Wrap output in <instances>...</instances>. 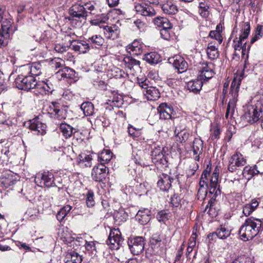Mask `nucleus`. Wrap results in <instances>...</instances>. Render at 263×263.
<instances>
[{
	"mask_svg": "<svg viewBox=\"0 0 263 263\" xmlns=\"http://www.w3.org/2000/svg\"><path fill=\"white\" fill-rule=\"evenodd\" d=\"M26 68L29 70V75H32L33 77L39 76L42 73V65L38 63H35L30 66H27Z\"/></svg>",
	"mask_w": 263,
	"mask_h": 263,
	"instance_id": "obj_42",
	"label": "nucleus"
},
{
	"mask_svg": "<svg viewBox=\"0 0 263 263\" xmlns=\"http://www.w3.org/2000/svg\"><path fill=\"white\" fill-rule=\"evenodd\" d=\"M106 166L103 164H98L92 169L91 176L95 181L101 182L104 180L108 173Z\"/></svg>",
	"mask_w": 263,
	"mask_h": 263,
	"instance_id": "obj_12",
	"label": "nucleus"
},
{
	"mask_svg": "<svg viewBox=\"0 0 263 263\" xmlns=\"http://www.w3.org/2000/svg\"><path fill=\"white\" fill-rule=\"evenodd\" d=\"M160 6L163 12L168 15L175 14L178 11L177 6L171 1L166 0L164 3L161 2Z\"/></svg>",
	"mask_w": 263,
	"mask_h": 263,
	"instance_id": "obj_30",
	"label": "nucleus"
},
{
	"mask_svg": "<svg viewBox=\"0 0 263 263\" xmlns=\"http://www.w3.org/2000/svg\"><path fill=\"white\" fill-rule=\"evenodd\" d=\"M104 34L108 39L115 40L119 37L120 29L116 25H106L103 27Z\"/></svg>",
	"mask_w": 263,
	"mask_h": 263,
	"instance_id": "obj_22",
	"label": "nucleus"
},
{
	"mask_svg": "<svg viewBox=\"0 0 263 263\" xmlns=\"http://www.w3.org/2000/svg\"><path fill=\"white\" fill-rule=\"evenodd\" d=\"M245 116L250 123L259 121L263 129V99L258 101L254 105L249 106Z\"/></svg>",
	"mask_w": 263,
	"mask_h": 263,
	"instance_id": "obj_2",
	"label": "nucleus"
},
{
	"mask_svg": "<svg viewBox=\"0 0 263 263\" xmlns=\"http://www.w3.org/2000/svg\"><path fill=\"white\" fill-rule=\"evenodd\" d=\"M72 207L69 205H66L61 208L57 214V218L60 222H62L65 217L69 213Z\"/></svg>",
	"mask_w": 263,
	"mask_h": 263,
	"instance_id": "obj_45",
	"label": "nucleus"
},
{
	"mask_svg": "<svg viewBox=\"0 0 263 263\" xmlns=\"http://www.w3.org/2000/svg\"><path fill=\"white\" fill-rule=\"evenodd\" d=\"M199 7L200 15L204 17H208L209 14V6L204 3L201 2L199 3Z\"/></svg>",
	"mask_w": 263,
	"mask_h": 263,
	"instance_id": "obj_53",
	"label": "nucleus"
},
{
	"mask_svg": "<svg viewBox=\"0 0 263 263\" xmlns=\"http://www.w3.org/2000/svg\"><path fill=\"white\" fill-rule=\"evenodd\" d=\"M144 239L142 237L137 236L129 239L128 245L131 252L134 255H139L142 252L144 247Z\"/></svg>",
	"mask_w": 263,
	"mask_h": 263,
	"instance_id": "obj_9",
	"label": "nucleus"
},
{
	"mask_svg": "<svg viewBox=\"0 0 263 263\" xmlns=\"http://www.w3.org/2000/svg\"><path fill=\"white\" fill-rule=\"evenodd\" d=\"M2 29L0 32L2 34L8 36L9 35V31L11 26V21L9 18H5L2 21Z\"/></svg>",
	"mask_w": 263,
	"mask_h": 263,
	"instance_id": "obj_44",
	"label": "nucleus"
},
{
	"mask_svg": "<svg viewBox=\"0 0 263 263\" xmlns=\"http://www.w3.org/2000/svg\"><path fill=\"white\" fill-rule=\"evenodd\" d=\"M93 196L94 194L92 191H88L87 195H86V203L88 207H92L95 204V202L93 199Z\"/></svg>",
	"mask_w": 263,
	"mask_h": 263,
	"instance_id": "obj_58",
	"label": "nucleus"
},
{
	"mask_svg": "<svg viewBox=\"0 0 263 263\" xmlns=\"http://www.w3.org/2000/svg\"><path fill=\"white\" fill-rule=\"evenodd\" d=\"M240 83V79L234 78L231 83L230 94L231 95L232 98L230 100L227 106V112L225 115L227 119L229 118V116H230V118H232L235 112Z\"/></svg>",
	"mask_w": 263,
	"mask_h": 263,
	"instance_id": "obj_3",
	"label": "nucleus"
},
{
	"mask_svg": "<svg viewBox=\"0 0 263 263\" xmlns=\"http://www.w3.org/2000/svg\"><path fill=\"white\" fill-rule=\"evenodd\" d=\"M218 26H217L216 29H218ZM209 36L217 40L218 42V44H220L222 42V36L220 33V31H218L217 30L211 31L209 33Z\"/></svg>",
	"mask_w": 263,
	"mask_h": 263,
	"instance_id": "obj_54",
	"label": "nucleus"
},
{
	"mask_svg": "<svg viewBox=\"0 0 263 263\" xmlns=\"http://www.w3.org/2000/svg\"><path fill=\"white\" fill-rule=\"evenodd\" d=\"M128 132L129 135L132 136L134 139H138L141 135V132L140 129L134 127L131 125H129L128 128Z\"/></svg>",
	"mask_w": 263,
	"mask_h": 263,
	"instance_id": "obj_50",
	"label": "nucleus"
},
{
	"mask_svg": "<svg viewBox=\"0 0 263 263\" xmlns=\"http://www.w3.org/2000/svg\"><path fill=\"white\" fill-rule=\"evenodd\" d=\"M112 74L116 79H126L128 77V74L124 70L118 68H115Z\"/></svg>",
	"mask_w": 263,
	"mask_h": 263,
	"instance_id": "obj_49",
	"label": "nucleus"
},
{
	"mask_svg": "<svg viewBox=\"0 0 263 263\" xmlns=\"http://www.w3.org/2000/svg\"><path fill=\"white\" fill-rule=\"evenodd\" d=\"M112 157V153L108 149H104L101 153L98 155V161L100 164H103L108 163L110 161Z\"/></svg>",
	"mask_w": 263,
	"mask_h": 263,
	"instance_id": "obj_36",
	"label": "nucleus"
},
{
	"mask_svg": "<svg viewBox=\"0 0 263 263\" xmlns=\"http://www.w3.org/2000/svg\"><path fill=\"white\" fill-rule=\"evenodd\" d=\"M262 222L253 217L248 218L241 226L239 235L241 240L248 241L257 235L262 227Z\"/></svg>",
	"mask_w": 263,
	"mask_h": 263,
	"instance_id": "obj_1",
	"label": "nucleus"
},
{
	"mask_svg": "<svg viewBox=\"0 0 263 263\" xmlns=\"http://www.w3.org/2000/svg\"><path fill=\"white\" fill-rule=\"evenodd\" d=\"M123 62L126 67L130 69V70L133 68L136 70H140V64L139 61L136 60L133 58L132 57H126L124 58Z\"/></svg>",
	"mask_w": 263,
	"mask_h": 263,
	"instance_id": "obj_35",
	"label": "nucleus"
},
{
	"mask_svg": "<svg viewBox=\"0 0 263 263\" xmlns=\"http://www.w3.org/2000/svg\"><path fill=\"white\" fill-rule=\"evenodd\" d=\"M122 241L123 238L119 229L110 230L109 235L106 240V243L108 245H110L112 249H118Z\"/></svg>",
	"mask_w": 263,
	"mask_h": 263,
	"instance_id": "obj_10",
	"label": "nucleus"
},
{
	"mask_svg": "<svg viewBox=\"0 0 263 263\" xmlns=\"http://www.w3.org/2000/svg\"><path fill=\"white\" fill-rule=\"evenodd\" d=\"M60 129L66 138L70 137L76 132V129L65 123L61 124Z\"/></svg>",
	"mask_w": 263,
	"mask_h": 263,
	"instance_id": "obj_40",
	"label": "nucleus"
},
{
	"mask_svg": "<svg viewBox=\"0 0 263 263\" xmlns=\"http://www.w3.org/2000/svg\"><path fill=\"white\" fill-rule=\"evenodd\" d=\"M7 80L3 73L0 70V92L6 88Z\"/></svg>",
	"mask_w": 263,
	"mask_h": 263,
	"instance_id": "obj_61",
	"label": "nucleus"
},
{
	"mask_svg": "<svg viewBox=\"0 0 263 263\" xmlns=\"http://www.w3.org/2000/svg\"><path fill=\"white\" fill-rule=\"evenodd\" d=\"M42 95L51 93L54 90L53 85L50 80L46 79L44 81L37 82L35 88Z\"/></svg>",
	"mask_w": 263,
	"mask_h": 263,
	"instance_id": "obj_16",
	"label": "nucleus"
},
{
	"mask_svg": "<svg viewBox=\"0 0 263 263\" xmlns=\"http://www.w3.org/2000/svg\"><path fill=\"white\" fill-rule=\"evenodd\" d=\"M185 127H179L177 136L179 137L181 142H184L187 141L190 137L189 132L185 130Z\"/></svg>",
	"mask_w": 263,
	"mask_h": 263,
	"instance_id": "obj_47",
	"label": "nucleus"
},
{
	"mask_svg": "<svg viewBox=\"0 0 263 263\" xmlns=\"http://www.w3.org/2000/svg\"><path fill=\"white\" fill-rule=\"evenodd\" d=\"M261 164H263V162L261 163H258L257 165H255L253 167L250 166H246L242 172L243 176L247 180H249L254 175L259 174H263V172H261L260 170H258L259 167L260 165H261Z\"/></svg>",
	"mask_w": 263,
	"mask_h": 263,
	"instance_id": "obj_20",
	"label": "nucleus"
},
{
	"mask_svg": "<svg viewBox=\"0 0 263 263\" xmlns=\"http://www.w3.org/2000/svg\"><path fill=\"white\" fill-rule=\"evenodd\" d=\"M211 63L205 64L202 69L200 71V74L198 75V78L204 82L208 81L214 76V73L210 66Z\"/></svg>",
	"mask_w": 263,
	"mask_h": 263,
	"instance_id": "obj_24",
	"label": "nucleus"
},
{
	"mask_svg": "<svg viewBox=\"0 0 263 263\" xmlns=\"http://www.w3.org/2000/svg\"><path fill=\"white\" fill-rule=\"evenodd\" d=\"M143 45L140 43L139 41L135 40L131 45L127 46V50L129 52H133V55H140L143 50Z\"/></svg>",
	"mask_w": 263,
	"mask_h": 263,
	"instance_id": "obj_33",
	"label": "nucleus"
},
{
	"mask_svg": "<svg viewBox=\"0 0 263 263\" xmlns=\"http://www.w3.org/2000/svg\"><path fill=\"white\" fill-rule=\"evenodd\" d=\"M143 59L151 64H156L161 61L160 55L155 52L145 54Z\"/></svg>",
	"mask_w": 263,
	"mask_h": 263,
	"instance_id": "obj_39",
	"label": "nucleus"
},
{
	"mask_svg": "<svg viewBox=\"0 0 263 263\" xmlns=\"http://www.w3.org/2000/svg\"><path fill=\"white\" fill-rule=\"evenodd\" d=\"M206 53L209 58L212 60L216 59L219 57L218 48L215 44H213L212 42L208 44L206 49Z\"/></svg>",
	"mask_w": 263,
	"mask_h": 263,
	"instance_id": "obj_38",
	"label": "nucleus"
},
{
	"mask_svg": "<svg viewBox=\"0 0 263 263\" xmlns=\"http://www.w3.org/2000/svg\"><path fill=\"white\" fill-rule=\"evenodd\" d=\"M68 13L78 20H86L88 16V12L85 11L84 6L78 4L73 5L69 9Z\"/></svg>",
	"mask_w": 263,
	"mask_h": 263,
	"instance_id": "obj_13",
	"label": "nucleus"
},
{
	"mask_svg": "<svg viewBox=\"0 0 263 263\" xmlns=\"http://www.w3.org/2000/svg\"><path fill=\"white\" fill-rule=\"evenodd\" d=\"M165 154V152L163 147L159 146L156 147L151 152L152 162L158 167H167V157Z\"/></svg>",
	"mask_w": 263,
	"mask_h": 263,
	"instance_id": "obj_7",
	"label": "nucleus"
},
{
	"mask_svg": "<svg viewBox=\"0 0 263 263\" xmlns=\"http://www.w3.org/2000/svg\"><path fill=\"white\" fill-rule=\"evenodd\" d=\"M66 116V115L65 109L63 108H59L57 107L52 118L57 119L59 120H61L65 119Z\"/></svg>",
	"mask_w": 263,
	"mask_h": 263,
	"instance_id": "obj_51",
	"label": "nucleus"
},
{
	"mask_svg": "<svg viewBox=\"0 0 263 263\" xmlns=\"http://www.w3.org/2000/svg\"><path fill=\"white\" fill-rule=\"evenodd\" d=\"M46 125L40 122L38 119H33L30 121L29 128L32 131L35 132L36 135H43L45 134Z\"/></svg>",
	"mask_w": 263,
	"mask_h": 263,
	"instance_id": "obj_26",
	"label": "nucleus"
},
{
	"mask_svg": "<svg viewBox=\"0 0 263 263\" xmlns=\"http://www.w3.org/2000/svg\"><path fill=\"white\" fill-rule=\"evenodd\" d=\"M219 172V169L216 166L210 179L209 193L213 195L210 200V208L209 212L212 210V204L216 200L217 197L220 195V185L218 184Z\"/></svg>",
	"mask_w": 263,
	"mask_h": 263,
	"instance_id": "obj_4",
	"label": "nucleus"
},
{
	"mask_svg": "<svg viewBox=\"0 0 263 263\" xmlns=\"http://www.w3.org/2000/svg\"><path fill=\"white\" fill-rule=\"evenodd\" d=\"M247 161L243 155L240 153H236L231 157L229 160L228 170L233 172L238 168L245 166Z\"/></svg>",
	"mask_w": 263,
	"mask_h": 263,
	"instance_id": "obj_8",
	"label": "nucleus"
},
{
	"mask_svg": "<svg viewBox=\"0 0 263 263\" xmlns=\"http://www.w3.org/2000/svg\"><path fill=\"white\" fill-rule=\"evenodd\" d=\"M161 241L162 236L160 233L153 234L149 239V244L153 250L158 248L161 246Z\"/></svg>",
	"mask_w": 263,
	"mask_h": 263,
	"instance_id": "obj_37",
	"label": "nucleus"
},
{
	"mask_svg": "<svg viewBox=\"0 0 263 263\" xmlns=\"http://www.w3.org/2000/svg\"><path fill=\"white\" fill-rule=\"evenodd\" d=\"M243 32L239 35V38L236 37L233 40V47L235 50H240L243 45V42L247 39L250 32V26L249 22H245L243 25Z\"/></svg>",
	"mask_w": 263,
	"mask_h": 263,
	"instance_id": "obj_11",
	"label": "nucleus"
},
{
	"mask_svg": "<svg viewBox=\"0 0 263 263\" xmlns=\"http://www.w3.org/2000/svg\"><path fill=\"white\" fill-rule=\"evenodd\" d=\"M90 49H99L104 43V39L100 35H93L87 39Z\"/></svg>",
	"mask_w": 263,
	"mask_h": 263,
	"instance_id": "obj_29",
	"label": "nucleus"
},
{
	"mask_svg": "<svg viewBox=\"0 0 263 263\" xmlns=\"http://www.w3.org/2000/svg\"><path fill=\"white\" fill-rule=\"evenodd\" d=\"M231 263H254L251 258L244 256H239Z\"/></svg>",
	"mask_w": 263,
	"mask_h": 263,
	"instance_id": "obj_60",
	"label": "nucleus"
},
{
	"mask_svg": "<svg viewBox=\"0 0 263 263\" xmlns=\"http://www.w3.org/2000/svg\"><path fill=\"white\" fill-rule=\"evenodd\" d=\"M143 93L150 101L157 100L160 97V92L156 87L149 86L146 90H143Z\"/></svg>",
	"mask_w": 263,
	"mask_h": 263,
	"instance_id": "obj_31",
	"label": "nucleus"
},
{
	"mask_svg": "<svg viewBox=\"0 0 263 263\" xmlns=\"http://www.w3.org/2000/svg\"><path fill=\"white\" fill-rule=\"evenodd\" d=\"M136 219L141 224H147L151 220V211L148 209L140 210L135 216Z\"/></svg>",
	"mask_w": 263,
	"mask_h": 263,
	"instance_id": "obj_27",
	"label": "nucleus"
},
{
	"mask_svg": "<svg viewBox=\"0 0 263 263\" xmlns=\"http://www.w3.org/2000/svg\"><path fill=\"white\" fill-rule=\"evenodd\" d=\"M15 84L19 89L26 91L35 88L37 81L32 75H18L15 80Z\"/></svg>",
	"mask_w": 263,
	"mask_h": 263,
	"instance_id": "obj_5",
	"label": "nucleus"
},
{
	"mask_svg": "<svg viewBox=\"0 0 263 263\" xmlns=\"http://www.w3.org/2000/svg\"><path fill=\"white\" fill-rule=\"evenodd\" d=\"M202 85L203 82L198 77L197 79L190 81L187 83V88L190 91L197 93L201 89Z\"/></svg>",
	"mask_w": 263,
	"mask_h": 263,
	"instance_id": "obj_32",
	"label": "nucleus"
},
{
	"mask_svg": "<svg viewBox=\"0 0 263 263\" xmlns=\"http://www.w3.org/2000/svg\"><path fill=\"white\" fill-rule=\"evenodd\" d=\"M220 132V129L217 127H214L211 129V138L215 140L219 138Z\"/></svg>",
	"mask_w": 263,
	"mask_h": 263,
	"instance_id": "obj_63",
	"label": "nucleus"
},
{
	"mask_svg": "<svg viewBox=\"0 0 263 263\" xmlns=\"http://www.w3.org/2000/svg\"><path fill=\"white\" fill-rule=\"evenodd\" d=\"M174 179L170 176L162 174L159 177L157 182L158 186L163 191H168L172 186V182Z\"/></svg>",
	"mask_w": 263,
	"mask_h": 263,
	"instance_id": "obj_23",
	"label": "nucleus"
},
{
	"mask_svg": "<svg viewBox=\"0 0 263 263\" xmlns=\"http://www.w3.org/2000/svg\"><path fill=\"white\" fill-rule=\"evenodd\" d=\"M0 250L2 251H11L9 253L8 255L12 258H15L18 255V253L17 252L11 250V249L9 246L3 245L1 243H0Z\"/></svg>",
	"mask_w": 263,
	"mask_h": 263,
	"instance_id": "obj_57",
	"label": "nucleus"
},
{
	"mask_svg": "<svg viewBox=\"0 0 263 263\" xmlns=\"http://www.w3.org/2000/svg\"><path fill=\"white\" fill-rule=\"evenodd\" d=\"M231 234L226 224L221 225L215 232L210 233L208 237L209 239H213L216 236L219 239H224L228 237Z\"/></svg>",
	"mask_w": 263,
	"mask_h": 263,
	"instance_id": "obj_18",
	"label": "nucleus"
},
{
	"mask_svg": "<svg viewBox=\"0 0 263 263\" xmlns=\"http://www.w3.org/2000/svg\"><path fill=\"white\" fill-rule=\"evenodd\" d=\"M156 218L159 221L164 222L168 219V214L165 211H161L157 214Z\"/></svg>",
	"mask_w": 263,
	"mask_h": 263,
	"instance_id": "obj_59",
	"label": "nucleus"
},
{
	"mask_svg": "<svg viewBox=\"0 0 263 263\" xmlns=\"http://www.w3.org/2000/svg\"><path fill=\"white\" fill-rule=\"evenodd\" d=\"M263 35V27L262 26L258 25L256 27L254 36L252 37L250 44H252L257 40L259 39Z\"/></svg>",
	"mask_w": 263,
	"mask_h": 263,
	"instance_id": "obj_48",
	"label": "nucleus"
},
{
	"mask_svg": "<svg viewBox=\"0 0 263 263\" xmlns=\"http://www.w3.org/2000/svg\"><path fill=\"white\" fill-rule=\"evenodd\" d=\"M169 63H172L175 69L179 73L185 71L187 68L188 64L185 60L180 55H175L168 59Z\"/></svg>",
	"mask_w": 263,
	"mask_h": 263,
	"instance_id": "obj_15",
	"label": "nucleus"
},
{
	"mask_svg": "<svg viewBox=\"0 0 263 263\" xmlns=\"http://www.w3.org/2000/svg\"><path fill=\"white\" fill-rule=\"evenodd\" d=\"M92 157L90 154L82 153L77 158L78 164L81 167H87L91 166Z\"/></svg>",
	"mask_w": 263,
	"mask_h": 263,
	"instance_id": "obj_28",
	"label": "nucleus"
},
{
	"mask_svg": "<svg viewBox=\"0 0 263 263\" xmlns=\"http://www.w3.org/2000/svg\"><path fill=\"white\" fill-rule=\"evenodd\" d=\"M171 28H162L160 30L161 37L165 40H169L171 38L170 30Z\"/></svg>",
	"mask_w": 263,
	"mask_h": 263,
	"instance_id": "obj_62",
	"label": "nucleus"
},
{
	"mask_svg": "<svg viewBox=\"0 0 263 263\" xmlns=\"http://www.w3.org/2000/svg\"><path fill=\"white\" fill-rule=\"evenodd\" d=\"M199 165L196 162L192 163L190 165L189 169L187 171V176L191 177L195 175V172L198 170Z\"/></svg>",
	"mask_w": 263,
	"mask_h": 263,
	"instance_id": "obj_56",
	"label": "nucleus"
},
{
	"mask_svg": "<svg viewBox=\"0 0 263 263\" xmlns=\"http://www.w3.org/2000/svg\"><path fill=\"white\" fill-rule=\"evenodd\" d=\"M83 5L85 9V11L88 12V14H95L96 13L97 10L95 6L91 2L85 3Z\"/></svg>",
	"mask_w": 263,
	"mask_h": 263,
	"instance_id": "obj_55",
	"label": "nucleus"
},
{
	"mask_svg": "<svg viewBox=\"0 0 263 263\" xmlns=\"http://www.w3.org/2000/svg\"><path fill=\"white\" fill-rule=\"evenodd\" d=\"M181 198L177 194H174L171 197V202L173 206L177 207L180 204Z\"/></svg>",
	"mask_w": 263,
	"mask_h": 263,
	"instance_id": "obj_64",
	"label": "nucleus"
},
{
	"mask_svg": "<svg viewBox=\"0 0 263 263\" xmlns=\"http://www.w3.org/2000/svg\"><path fill=\"white\" fill-rule=\"evenodd\" d=\"M56 180L57 178L53 174L49 172L39 173L36 175L34 179L35 183L42 187L57 186Z\"/></svg>",
	"mask_w": 263,
	"mask_h": 263,
	"instance_id": "obj_6",
	"label": "nucleus"
},
{
	"mask_svg": "<svg viewBox=\"0 0 263 263\" xmlns=\"http://www.w3.org/2000/svg\"><path fill=\"white\" fill-rule=\"evenodd\" d=\"M153 22L158 27H162V28H172V24L166 17L158 16L153 20Z\"/></svg>",
	"mask_w": 263,
	"mask_h": 263,
	"instance_id": "obj_34",
	"label": "nucleus"
},
{
	"mask_svg": "<svg viewBox=\"0 0 263 263\" xmlns=\"http://www.w3.org/2000/svg\"><path fill=\"white\" fill-rule=\"evenodd\" d=\"M134 9L137 14L145 16H153L156 14V11L153 7L146 3L136 5Z\"/></svg>",
	"mask_w": 263,
	"mask_h": 263,
	"instance_id": "obj_14",
	"label": "nucleus"
},
{
	"mask_svg": "<svg viewBox=\"0 0 263 263\" xmlns=\"http://www.w3.org/2000/svg\"><path fill=\"white\" fill-rule=\"evenodd\" d=\"M127 217V214L123 209H120L118 211H115L114 214V219L117 222H118V224L125 221Z\"/></svg>",
	"mask_w": 263,
	"mask_h": 263,
	"instance_id": "obj_43",
	"label": "nucleus"
},
{
	"mask_svg": "<svg viewBox=\"0 0 263 263\" xmlns=\"http://www.w3.org/2000/svg\"><path fill=\"white\" fill-rule=\"evenodd\" d=\"M157 110L159 114L160 119L164 120L171 119L174 112L173 107L166 103L160 104L157 108Z\"/></svg>",
	"mask_w": 263,
	"mask_h": 263,
	"instance_id": "obj_17",
	"label": "nucleus"
},
{
	"mask_svg": "<svg viewBox=\"0 0 263 263\" xmlns=\"http://www.w3.org/2000/svg\"><path fill=\"white\" fill-rule=\"evenodd\" d=\"M39 210L35 208H29L26 212V216L30 220L35 219L39 215Z\"/></svg>",
	"mask_w": 263,
	"mask_h": 263,
	"instance_id": "obj_52",
	"label": "nucleus"
},
{
	"mask_svg": "<svg viewBox=\"0 0 263 263\" xmlns=\"http://www.w3.org/2000/svg\"><path fill=\"white\" fill-rule=\"evenodd\" d=\"M76 72L74 70L67 67L62 68L58 71L55 74V77L61 80L62 79L74 80L76 77Z\"/></svg>",
	"mask_w": 263,
	"mask_h": 263,
	"instance_id": "obj_19",
	"label": "nucleus"
},
{
	"mask_svg": "<svg viewBox=\"0 0 263 263\" xmlns=\"http://www.w3.org/2000/svg\"><path fill=\"white\" fill-rule=\"evenodd\" d=\"M80 108L86 116H92L93 114L94 106L90 102H83L81 104Z\"/></svg>",
	"mask_w": 263,
	"mask_h": 263,
	"instance_id": "obj_41",
	"label": "nucleus"
},
{
	"mask_svg": "<svg viewBox=\"0 0 263 263\" xmlns=\"http://www.w3.org/2000/svg\"><path fill=\"white\" fill-rule=\"evenodd\" d=\"M67 257L68 259H70L72 263H81L82 261V256L75 251L68 253L67 255Z\"/></svg>",
	"mask_w": 263,
	"mask_h": 263,
	"instance_id": "obj_46",
	"label": "nucleus"
},
{
	"mask_svg": "<svg viewBox=\"0 0 263 263\" xmlns=\"http://www.w3.org/2000/svg\"><path fill=\"white\" fill-rule=\"evenodd\" d=\"M203 147V141L198 138H195L193 141L192 149L193 152V158L196 161H200V155L202 154Z\"/></svg>",
	"mask_w": 263,
	"mask_h": 263,
	"instance_id": "obj_25",
	"label": "nucleus"
},
{
	"mask_svg": "<svg viewBox=\"0 0 263 263\" xmlns=\"http://www.w3.org/2000/svg\"><path fill=\"white\" fill-rule=\"evenodd\" d=\"M71 45L74 50L82 53H87L90 50L87 39L85 40L73 41Z\"/></svg>",
	"mask_w": 263,
	"mask_h": 263,
	"instance_id": "obj_21",
	"label": "nucleus"
}]
</instances>
